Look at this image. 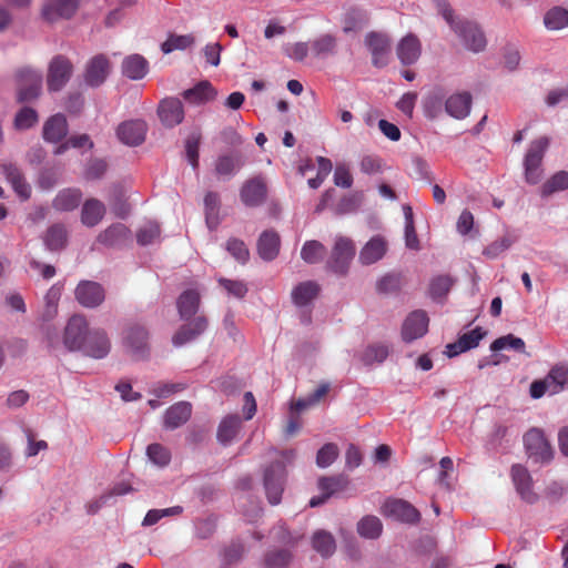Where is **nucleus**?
<instances>
[{"instance_id":"obj_45","label":"nucleus","mask_w":568,"mask_h":568,"mask_svg":"<svg viewBox=\"0 0 568 568\" xmlns=\"http://www.w3.org/2000/svg\"><path fill=\"white\" fill-rule=\"evenodd\" d=\"M383 531V524L376 516L367 515L357 524V532L367 539H376Z\"/></svg>"},{"instance_id":"obj_5","label":"nucleus","mask_w":568,"mask_h":568,"mask_svg":"<svg viewBox=\"0 0 568 568\" xmlns=\"http://www.w3.org/2000/svg\"><path fill=\"white\" fill-rule=\"evenodd\" d=\"M549 145L546 136L535 140L525 156V178L529 184H537L541 180V161Z\"/></svg>"},{"instance_id":"obj_10","label":"nucleus","mask_w":568,"mask_h":568,"mask_svg":"<svg viewBox=\"0 0 568 568\" xmlns=\"http://www.w3.org/2000/svg\"><path fill=\"white\" fill-rule=\"evenodd\" d=\"M75 300L84 307L94 308L105 298L103 286L93 281H81L74 291Z\"/></svg>"},{"instance_id":"obj_42","label":"nucleus","mask_w":568,"mask_h":568,"mask_svg":"<svg viewBox=\"0 0 568 568\" xmlns=\"http://www.w3.org/2000/svg\"><path fill=\"white\" fill-rule=\"evenodd\" d=\"M406 284L405 276L399 272L387 273L382 276L376 283L378 293L392 294L397 293Z\"/></svg>"},{"instance_id":"obj_60","label":"nucleus","mask_w":568,"mask_h":568,"mask_svg":"<svg viewBox=\"0 0 568 568\" xmlns=\"http://www.w3.org/2000/svg\"><path fill=\"white\" fill-rule=\"evenodd\" d=\"M337 456H338V447L333 443L325 444L317 452L316 464L321 468L328 467L329 465H332L334 463V460L337 458Z\"/></svg>"},{"instance_id":"obj_22","label":"nucleus","mask_w":568,"mask_h":568,"mask_svg":"<svg viewBox=\"0 0 568 568\" xmlns=\"http://www.w3.org/2000/svg\"><path fill=\"white\" fill-rule=\"evenodd\" d=\"M387 252V241L382 235L373 236L359 251L358 261L371 265L382 260Z\"/></svg>"},{"instance_id":"obj_41","label":"nucleus","mask_w":568,"mask_h":568,"mask_svg":"<svg viewBox=\"0 0 568 568\" xmlns=\"http://www.w3.org/2000/svg\"><path fill=\"white\" fill-rule=\"evenodd\" d=\"M220 195L216 192H207L204 197L205 221L210 230H215L220 223Z\"/></svg>"},{"instance_id":"obj_4","label":"nucleus","mask_w":568,"mask_h":568,"mask_svg":"<svg viewBox=\"0 0 568 568\" xmlns=\"http://www.w3.org/2000/svg\"><path fill=\"white\" fill-rule=\"evenodd\" d=\"M526 454L536 463H549L552 459V448L544 432L539 428H530L524 435Z\"/></svg>"},{"instance_id":"obj_44","label":"nucleus","mask_w":568,"mask_h":568,"mask_svg":"<svg viewBox=\"0 0 568 568\" xmlns=\"http://www.w3.org/2000/svg\"><path fill=\"white\" fill-rule=\"evenodd\" d=\"M62 288L63 286L61 284H53L44 295V310L42 313L44 321H50L57 315Z\"/></svg>"},{"instance_id":"obj_15","label":"nucleus","mask_w":568,"mask_h":568,"mask_svg":"<svg viewBox=\"0 0 568 568\" xmlns=\"http://www.w3.org/2000/svg\"><path fill=\"white\" fill-rule=\"evenodd\" d=\"M372 53L373 64L383 68L388 63L390 42L387 36L378 32H369L365 39Z\"/></svg>"},{"instance_id":"obj_50","label":"nucleus","mask_w":568,"mask_h":568,"mask_svg":"<svg viewBox=\"0 0 568 568\" xmlns=\"http://www.w3.org/2000/svg\"><path fill=\"white\" fill-rule=\"evenodd\" d=\"M326 254L325 246L318 241H307L301 250V257L308 264H315Z\"/></svg>"},{"instance_id":"obj_27","label":"nucleus","mask_w":568,"mask_h":568,"mask_svg":"<svg viewBox=\"0 0 568 568\" xmlns=\"http://www.w3.org/2000/svg\"><path fill=\"white\" fill-rule=\"evenodd\" d=\"M68 134V122L63 114H54L49 118L42 131V136L47 142L58 143Z\"/></svg>"},{"instance_id":"obj_49","label":"nucleus","mask_w":568,"mask_h":568,"mask_svg":"<svg viewBox=\"0 0 568 568\" xmlns=\"http://www.w3.org/2000/svg\"><path fill=\"white\" fill-rule=\"evenodd\" d=\"M194 43L192 34H174L170 33L168 39L161 44L163 53L169 54L175 50H185Z\"/></svg>"},{"instance_id":"obj_6","label":"nucleus","mask_w":568,"mask_h":568,"mask_svg":"<svg viewBox=\"0 0 568 568\" xmlns=\"http://www.w3.org/2000/svg\"><path fill=\"white\" fill-rule=\"evenodd\" d=\"M123 345L133 359H143L149 354V332L140 324H131L123 332Z\"/></svg>"},{"instance_id":"obj_9","label":"nucleus","mask_w":568,"mask_h":568,"mask_svg":"<svg viewBox=\"0 0 568 568\" xmlns=\"http://www.w3.org/2000/svg\"><path fill=\"white\" fill-rule=\"evenodd\" d=\"M73 71L70 60L63 55H57L52 59L48 71V89L50 91L61 90L69 81Z\"/></svg>"},{"instance_id":"obj_11","label":"nucleus","mask_w":568,"mask_h":568,"mask_svg":"<svg viewBox=\"0 0 568 568\" xmlns=\"http://www.w3.org/2000/svg\"><path fill=\"white\" fill-rule=\"evenodd\" d=\"M428 316L426 312L417 310L412 312L404 321L402 326V337L409 343L423 337L428 331Z\"/></svg>"},{"instance_id":"obj_31","label":"nucleus","mask_w":568,"mask_h":568,"mask_svg":"<svg viewBox=\"0 0 568 568\" xmlns=\"http://www.w3.org/2000/svg\"><path fill=\"white\" fill-rule=\"evenodd\" d=\"M280 236L274 231H264L257 242L258 255L265 261L274 260L280 252Z\"/></svg>"},{"instance_id":"obj_59","label":"nucleus","mask_w":568,"mask_h":568,"mask_svg":"<svg viewBox=\"0 0 568 568\" xmlns=\"http://www.w3.org/2000/svg\"><path fill=\"white\" fill-rule=\"evenodd\" d=\"M183 508L181 506H173L165 509H151L146 513L142 525L152 526L155 525L160 519L168 516H178L182 514Z\"/></svg>"},{"instance_id":"obj_35","label":"nucleus","mask_w":568,"mask_h":568,"mask_svg":"<svg viewBox=\"0 0 568 568\" xmlns=\"http://www.w3.org/2000/svg\"><path fill=\"white\" fill-rule=\"evenodd\" d=\"M385 507L390 515L403 521L417 523L419 520L418 510L405 500L394 499L386 503Z\"/></svg>"},{"instance_id":"obj_52","label":"nucleus","mask_w":568,"mask_h":568,"mask_svg":"<svg viewBox=\"0 0 568 568\" xmlns=\"http://www.w3.org/2000/svg\"><path fill=\"white\" fill-rule=\"evenodd\" d=\"M525 342L523 338L517 337L513 334H508L501 337L496 338L491 345L490 349L493 352L503 351L506 348H511L516 352L524 353L525 352Z\"/></svg>"},{"instance_id":"obj_61","label":"nucleus","mask_w":568,"mask_h":568,"mask_svg":"<svg viewBox=\"0 0 568 568\" xmlns=\"http://www.w3.org/2000/svg\"><path fill=\"white\" fill-rule=\"evenodd\" d=\"M291 558L290 551L281 549L267 552L264 561L266 568H284L288 565Z\"/></svg>"},{"instance_id":"obj_39","label":"nucleus","mask_w":568,"mask_h":568,"mask_svg":"<svg viewBox=\"0 0 568 568\" xmlns=\"http://www.w3.org/2000/svg\"><path fill=\"white\" fill-rule=\"evenodd\" d=\"M82 200V192L79 189H64L60 191L52 202L57 211L69 212L77 209Z\"/></svg>"},{"instance_id":"obj_16","label":"nucleus","mask_w":568,"mask_h":568,"mask_svg":"<svg viewBox=\"0 0 568 568\" xmlns=\"http://www.w3.org/2000/svg\"><path fill=\"white\" fill-rule=\"evenodd\" d=\"M487 332L477 326L474 329L462 334L456 342L450 343L446 346V355L448 357H455L464 352L477 347L480 341L486 336Z\"/></svg>"},{"instance_id":"obj_1","label":"nucleus","mask_w":568,"mask_h":568,"mask_svg":"<svg viewBox=\"0 0 568 568\" xmlns=\"http://www.w3.org/2000/svg\"><path fill=\"white\" fill-rule=\"evenodd\" d=\"M437 9L457 37L460 38L466 49L480 52L486 48V37L477 23L455 17L454 10L446 0H437Z\"/></svg>"},{"instance_id":"obj_21","label":"nucleus","mask_w":568,"mask_h":568,"mask_svg":"<svg viewBox=\"0 0 568 568\" xmlns=\"http://www.w3.org/2000/svg\"><path fill=\"white\" fill-rule=\"evenodd\" d=\"M207 327V320L203 315L194 317L191 322L182 325L174 334L172 341L175 346H182L200 336Z\"/></svg>"},{"instance_id":"obj_33","label":"nucleus","mask_w":568,"mask_h":568,"mask_svg":"<svg viewBox=\"0 0 568 568\" xmlns=\"http://www.w3.org/2000/svg\"><path fill=\"white\" fill-rule=\"evenodd\" d=\"M149 71V62L140 54H131L122 62V73L131 80L143 79Z\"/></svg>"},{"instance_id":"obj_7","label":"nucleus","mask_w":568,"mask_h":568,"mask_svg":"<svg viewBox=\"0 0 568 568\" xmlns=\"http://www.w3.org/2000/svg\"><path fill=\"white\" fill-rule=\"evenodd\" d=\"M286 471L283 462L272 463L264 473V488L268 501L277 505L284 490Z\"/></svg>"},{"instance_id":"obj_2","label":"nucleus","mask_w":568,"mask_h":568,"mask_svg":"<svg viewBox=\"0 0 568 568\" xmlns=\"http://www.w3.org/2000/svg\"><path fill=\"white\" fill-rule=\"evenodd\" d=\"M356 246L352 239L338 235L335 239L326 266L333 273L344 276L355 256Z\"/></svg>"},{"instance_id":"obj_62","label":"nucleus","mask_w":568,"mask_h":568,"mask_svg":"<svg viewBox=\"0 0 568 568\" xmlns=\"http://www.w3.org/2000/svg\"><path fill=\"white\" fill-rule=\"evenodd\" d=\"M161 234L160 225L155 222H149L138 231L136 240L141 245L153 243Z\"/></svg>"},{"instance_id":"obj_32","label":"nucleus","mask_w":568,"mask_h":568,"mask_svg":"<svg viewBox=\"0 0 568 568\" xmlns=\"http://www.w3.org/2000/svg\"><path fill=\"white\" fill-rule=\"evenodd\" d=\"M217 91L206 80L199 82L191 89L185 90L182 95L183 98L194 104H202L215 99Z\"/></svg>"},{"instance_id":"obj_34","label":"nucleus","mask_w":568,"mask_h":568,"mask_svg":"<svg viewBox=\"0 0 568 568\" xmlns=\"http://www.w3.org/2000/svg\"><path fill=\"white\" fill-rule=\"evenodd\" d=\"M105 214L104 204L97 199H89L81 210V222L88 227L98 225Z\"/></svg>"},{"instance_id":"obj_43","label":"nucleus","mask_w":568,"mask_h":568,"mask_svg":"<svg viewBox=\"0 0 568 568\" xmlns=\"http://www.w3.org/2000/svg\"><path fill=\"white\" fill-rule=\"evenodd\" d=\"M241 427V419L237 415L226 416L219 425L217 439L220 443L226 445L231 443Z\"/></svg>"},{"instance_id":"obj_24","label":"nucleus","mask_w":568,"mask_h":568,"mask_svg":"<svg viewBox=\"0 0 568 568\" xmlns=\"http://www.w3.org/2000/svg\"><path fill=\"white\" fill-rule=\"evenodd\" d=\"M511 478L524 500L530 504L537 500V495L531 489V476L526 467L519 464L514 465L511 467Z\"/></svg>"},{"instance_id":"obj_30","label":"nucleus","mask_w":568,"mask_h":568,"mask_svg":"<svg viewBox=\"0 0 568 568\" xmlns=\"http://www.w3.org/2000/svg\"><path fill=\"white\" fill-rule=\"evenodd\" d=\"M312 54L317 59H326L337 53V38L331 33H324L310 42Z\"/></svg>"},{"instance_id":"obj_19","label":"nucleus","mask_w":568,"mask_h":568,"mask_svg":"<svg viewBox=\"0 0 568 568\" xmlns=\"http://www.w3.org/2000/svg\"><path fill=\"white\" fill-rule=\"evenodd\" d=\"M347 480L342 476L321 477L317 487L321 491L320 496L310 499L311 507H317L326 503L334 494L346 488Z\"/></svg>"},{"instance_id":"obj_14","label":"nucleus","mask_w":568,"mask_h":568,"mask_svg":"<svg viewBox=\"0 0 568 568\" xmlns=\"http://www.w3.org/2000/svg\"><path fill=\"white\" fill-rule=\"evenodd\" d=\"M110 349L111 343L106 332L103 328H92L80 351L93 358H103Z\"/></svg>"},{"instance_id":"obj_8","label":"nucleus","mask_w":568,"mask_h":568,"mask_svg":"<svg viewBox=\"0 0 568 568\" xmlns=\"http://www.w3.org/2000/svg\"><path fill=\"white\" fill-rule=\"evenodd\" d=\"M89 324L83 315H73L64 328L63 343L69 351H80L90 333Z\"/></svg>"},{"instance_id":"obj_48","label":"nucleus","mask_w":568,"mask_h":568,"mask_svg":"<svg viewBox=\"0 0 568 568\" xmlns=\"http://www.w3.org/2000/svg\"><path fill=\"white\" fill-rule=\"evenodd\" d=\"M544 23L548 30H560L568 26V10L555 7L547 11Z\"/></svg>"},{"instance_id":"obj_38","label":"nucleus","mask_w":568,"mask_h":568,"mask_svg":"<svg viewBox=\"0 0 568 568\" xmlns=\"http://www.w3.org/2000/svg\"><path fill=\"white\" fill-rule=\"evenodd\" d=\"M201 302L200 293L196 290H186L178 298V310L181 318L189 320L195 315Z\"/></svg>"},{"instance_id":"obj_51","label":"nucleus","mask_w":568,"mask_h":568,"mask_svg":"<svg viewBox=\"0 0 568 568\" xmlns=\"http://www.w3.org/2000/svg\"><path fill=\"white\" fill-rule=\"evenodd\" d=\"M45 244L51 251L61 250L67 243V230L61 224L52 225L45 234Z\"/></svg>"},{"instance_id":"obj_55","label":"nucleus","mask_w":568,"mask_h":568,"mask_svg":"<svg viewBox=\"0 0 568 568\" xmlns=\"http://www.w3.org/2000/svg\"><path fill=\"white\" fill-rule=\"evenodd\" d=\"M202 134L200 131L191 132L185 140V152L190 164L193 169L199 166V149Z\"/></svg>"},{"instance_id":"obj_29","label":"nucleus","mask_w":568,"mask_h":568,"mask_svg":"<svg viewBox=\"0 0 568 568\" xmlns=\"http://www.w3.org/2000/svg\"><path fill=\"white\" fill-rule=\"evenodd\" d=\"M420 42L414 34H407L397 45V57L404 65L415 63L420 57Z\"/></svg>"},{"instance_id":"obj_28","label":"nucleus","mask_w":568,"mask_h":568,"mask_svg":"<svg viewBox=\"0 0 568 568\" xmlns=\"http://www.w3.org/2000/svg\"><path fill=\"white\" fill-rule=\"evenodd\" d=\"M192 414V405L189 402H179L170 406L164 415V427L175 429L185 424Z\"/></svg>"},{"instance_id":"obj_37","label":"nucleus","mask_w":568,"mask_h":568,"mask_svg":"<svg viewBox=\"0 0 568 568\" xmlns=\"http://www.w3.org/2000/svg\"><path fill=\"white\" fill-rule=\"evenodd\" d=\"M321 287L314 281L302 282L292 291V301L297 306H306L320 294Z\"/></svg>"},{"instance_id":"obj_63","label":"nucleus","mask_w":568,"mask_h":568,"mask_svg":"<svg viewBox=\"0 0 568 568\" xmlns=\"http://www.w3.org/2000/svg\"><path fill=\"white\" fill-rule=\"evenodd\" d=\"M226 251L240 263L248 261L250 252L245 243L239 239H230L226 242Z\"/></svg>"},{"instance_id":"obj_23","label":"nucleus","mask_w":568,"mask_h":568,"mask_svg":"<svg viewBox=\"0 0 568 568\" xmlns=\"http://www.w3.org/2000/svg\"><path fill=\"white\" fill-rule=\"evenodd\" d=\"M244 165L240 153H226L217 156L214 163V173L219 179H231Z\"/></svg>"},{"instance_id":"obj_58","label":"nucleus","mask_w":568,"mask_h":568,"mask_svg":"<svg viewBox=\"0 0 568 568\" xmlns=\"http://www.w3.org/2000/svg\"><path fill=\"white\" fill-rule=\"evenodd\" d=\"M547 376L552 384L551 394H556L568 383V366L557 365L550 369Z\"/></svg>"},{"instance_id":"obj_54","label":"nucleus","mask_w":568,"mask_h":568,"mask_svg":"<svg viewBox=\"0 0 568 568\" xmlns=\"http://www.w3.org/2000/svg\"><path fill=\"white\" fill-rule=\"evenodd\" d=\"M566 189H568V172L559 171L544 183L541 194L547 196Z\"/></svg>"},{"instance_id":"obj_20","label":"nucleus","mask_w":568,"mask_h":568,"mask_svg":"<svg viewBox=\"0 0 568 568\" xmlns=\"http://www.w3.org/2000/svg\"><path fill=\"white\" fill-rule=\"evenodd\" d=\"M110 72V62L103 54L93 57L87 64L84 81L90 87L101 85Z\"/></svg>"},{"instance_id":"obj_18","label":"nucleus","mask_w":568,"mask_h":568,"mask_svg":"<svg viewBox=\"0 0 568 568\" xmlns=\"http://www.w3.org/2000/svg\"><path fill=\"white\" fill-rule=\"evenodd\" d=\"M267 187L260 176L247 180L241 187L240 196L246 206H258L266 200Z\"/></svg>"},{"instance_id":"obj_12","label":"nucleus","mask_w":568,"mask_h":568,"mask_svg":"<svg viewBox=\"0 0 568 568\" xmlns=\"http://www.w3.org/2000/svg\"><path fill=\"white\" fill-rule=\"evenodd\" d=\"M79 8V0H45L42 7V18L48 22L59 19H70Z\"/></svg>"},{"instance_id":"obj_25","label":"nucleus","mask_w":568,"mask_h":568,"mask_svg":"<svg viewBox=\"0 0 568 568\" xmlns=\"http://www.w3.org/2000/svg\"><path fill=\"white\" fill-rule=\"evenodd\" d=\"M0 168L7 181L11 184L12 189L21 197V200H28L31 195V187L26 182V179L20 169L12 163H3L0 165Z\"/></svg>"},{"instance_id":"obj_3","label":"nucleus","mask_w":568,"mask_h":568,"mask_svg":"<svg viewBox=\"0 0 568 568\" xmlns=\"http://www.w3.org/2000/svg\"><path fill=\"white\" fill-rule=\"evenodd\" d=\"M16 79L19 102L33 101L40 95L42 88L41 72L33 70L30 67H22L17 70Z\"/></svg>"},{"instance_id":"obj_57","label":"nucleus","mask_w":568,"mask_h":568,"mask_svg":"<svg viewBox=\"0 0 568 568\" xmlns=\"http://www.w3.org/2000/svg\"><path fill=\"white\" fill-rule=\"evenodd\" d=\"M146 455L152 463L158 466H166L171 460L170 450L161 444H150L146 448Z\"/></svg>"},{"instance_id":"obj_17","label":"nucleus","mask_w":568,"mask_h":568,"mask_svg":"<svg viewBox=\"0 0 568 568\" xmlns=\"http://www.w3.org/2000/svg\"><path fill=\"white\" fill-rule=\"evenodd\" d=\"M158 114L163 125L174 128L182 123L184 108L178 98H165L159 104Z\"/></svg>"},{"instance_id":"obj_64","label":"nucleus","mask_w":568,"mask_h":568,"mask_svg":"<svg viewBox=\"0 0 568 568\" xmlns=\"http://www.w3.org/2000/svg\"><path fill=\"white\" fill-rule=\"evenodd\" d=\"M217 282L229 293V295L236 298H243L247 293V286L243 281L220 277Z\"/></svg>"},{"instance_id":"obj_46","label":"nucleus","mask_w":568,"mask_h":568,"mask_svg":"<svg viewBox=\"0 0 568 568\" xmlns=\"http://www.w3.org/2000/svg\"><path fill=\"white\" fill-rule=\"evenodd\" d=\"M312 545L323 557L332 556L336 549L334 537L325 530H318L313 535Z\"/></svg>"},{"instance_id":"obj_47","label":"nucleus","mask_w":568,"mask_h":568,"mask_svg":"<svg viewBox=\"0 0 568 568\" xmlns=\"http://www.w3.org/2000/svg\"><path fill=\"white\" fill-rule=\"evenodd\" d=\"M403 210L405 215V244L408 248L418 251L420 244L415 230L413 210L409 205H405Z\"/></svg>"},{"instance_id":"obj_56","label":"nucleus","mask_w":568,"mask_h":568,"mask_svg":"<svg viewBox=\"0 0 568 568\" xmlns=\"http://www.w3.org/2000/svg\"><path fill=\"white\" fill-rule=\"evenodd\" d=\"M39 116L34 109L22 108L14 118V128L17 130H28L38 123Z\"/></svg>"},{"instance_id":"obj_26","label":"nucleus","mask_w":568,"mask_h":568,"mask_svg":"<svg viewBox=\"0 0 568 568\" xmlns=\"http://www.w3.org/2000/svg\"><path fill=\"white\" fill-rule=\"evenodd\" d=\"M473 98L468 92L452 94L445 100V111L455 119L466 118L471 109Z\"/></svg>"},{"instance_id":"obj_53","label":"nucleus","mask_w":568,"mask_h":568,"mask_svg":"<svg viewBox=\"0 0 568 568\" xmlns=\"http://www.w3.org/2000/svg\"><path fill=\"white\" fill-rule=\"evenodd\" d=\"M454 284L453 277L449 275L435 276L429 283V295L437 300L447 295Z\"/></svg>"},{"instance_id":"obj_36","label":"nucleus","mask_w":568,"mask_h":568,"mask_svg":"<svg viewBox=\"0 0 568 568\" xmlns=\"http://www.w3.org/2000/svg\"><path fill=\"white\" fill-rule=\"evenodd\" d=\"M130 231L122 223H115L98 235L97 241L105 246H118L129 239Z\"/></svg>"},{"instance_id":"obj_13","label":"nucleus","mask_w":568,"mask_h":568,"mask_svg":"<svg viewBox=\"0 0 568 568\" xmlns=\"http://www.w3.org/2000/svg\"><path fill=\"white\" fill-rule=\"evenodd\" d=\"M148 125L143 120H130L119 124L116 135L119 140L130 146H136L144 142Z\"/></svg>"},{"instance_id":"obj_40","label":"nucleus","mask_w":568,"mask_h":568,"mask_svg":"<svg viewBox=\"0 0 568 568\" xmlns=\"http://www.w3.org/2000/svg\"><path fill=\"white\" fill-rule=\"evenodd\" d=\"M445 99V91L440 87L434 88L423 100L425 115L435 119L439 115Z\"/></svg>"}]
</instances>
